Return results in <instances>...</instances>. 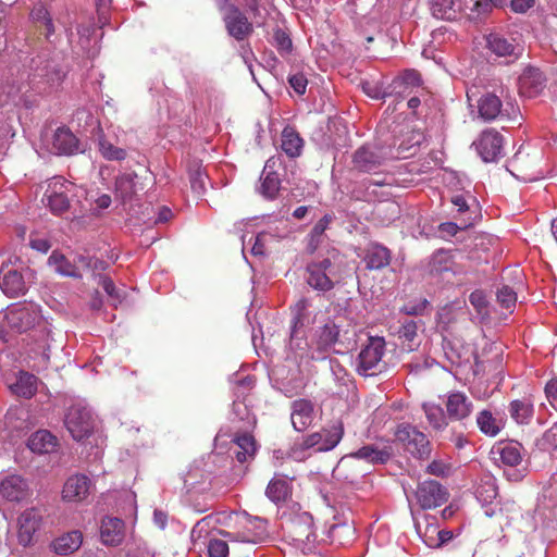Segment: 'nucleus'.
<instances>
[{"instance_id": "obj_1", "label": "nucleus", "mask_w": 557, "mask_h": 557, "mask_svg": "<svg viewBox=\"0 0 557 557\" xmlns=\"http://www.w3.org/2000/svg\"><path fill=\"white\" fill-rule=\"evenodd\" d=\"M354 343V334H350L348 330H342L341 325L329 320L314 332L311 359L323 360L326 352H343L349 349Z\"/></svg>"}, {"instance_id": "obj_2", "label": "nucleus", "mask_w": 557, "mask_h": 557, "mask_svg": "<svg viewBox=\"0 0 557 557\" xmlns=\"http://www.w3.org/2000/svg\"><path fill=\"white\" fill-rule=\"evenodd\" d=\"M343 258L338 250L327 251L322 259L311 261L307 265V283L314 289L326 292L342 277Z\"/></svg>"}, {"instance_id": "obj_3", "label": "nucleus", "mask_w": 557, "mask_h": 557, "mask_svg": "<svg viewBox=\"0 0 557 557\" xmlns=\"http://www.w3.org/2000/svg\"><path fill=\"white\" fill-rule=\"evenodd\" d=\"M344 435V426L341 421L334 422L329 429L322 432H317L308 435L298 445H295L292 449L290 456L294 459H302L304 455L298 454L300 450L314 449L315 451H327L333 449L342 440Z\"/></svg>"}, {"instance_id": "obj_4", "label": "nucleus", "mask_w": 557, "mask_h": 557, "mask_svg": "<svg viewBox=\"0 0 557 557\" xmlns=\"http://www.w3.org/2000/svg\"><path fill=\"white\" fill-rule=\"evenodd\" d=\"M309 302L307 299H300L297 301L293 309V320L290 330L289 348L294 351L295 357L299 359L310 358L312 354V345L309 347L305 339V333L301 330L306 322H308L307 309Z\"/></svg>"}, {"instance_id": "obj_5", "label": "nucleus", "mask_w": 557, "mask_h": 557, "mask_svg": "<svg viewBox=\"0 0 557 557\" xmlns=\"http://www.w3.org/2000/svg\"><path fill=\"white\" fill-rule=\"evenodd\" d=\"M385 351L383 337H370L368 344L361 349L357 358L356 369L363 376H372L384 369L382 361Z\"/></svg>"}, {"instance_id": "obj_6", "label": "nucleus", "mask_w": 557, "mask_h": 557, "mask_svg": "<svg viewBox=\"0 0 557 557\" xmlns=\"http://www.w3.org/2000/svg\"><path fill=\"white\" fill-rule=\"evenodd\" d=\"M64 423L75 441L88 437L95 428L92 412L83 401H77L69 408Z\"/></svg>"}, {"instance_id": "obj_7", "label": "nucleus", "mask_w": 557, "mask_h": 557, "mask_svg": "<svg viewBox=\"0 0 557 557\" xmlns=\"http://www.w3.org/2000/svg\"><path fill=\"white\" fill-rule=\"evenodd\" d=\"M396 438L403 443L405 449L414 458L426 459L432 448L428 436L410 424L398 425Z\"/></svg>"}, {"instance_id": "obj_8", "label": "nucleus", "mask_w": 557, "mask_h": 557, "mask_svg": "<svg viewBox=\"0 0 557 557\" xmlns=\"http://www.w3.org/2000/svg\"><path fill=\"white\" fill-rule=\"evenodd\" d=\"M289 536L297 547L311 550L317 541L313 530V518L309 512L297 513L289 524Z\"/></svg>"}, {"instance_id": "obj_9", "label": "nucleus", "mask_w": 557, "mask_h": 557, "mask_svg": "<svg viewBox=\"0 0 557 557\" xmlns=\"http://www.w3.org/2000/svg\"><path fill=\"white\" fill-rule=\"evenodd\" d=\"M220 10L223 15L225 28L231 37L237 41H243L252 34V23L248 21L246 15L237 7L234 4H224Z\"/></svg>"}, {"instance_id": "obj_10", "label": "nucleus", "mask_w": 557, "mask_h": 557, "mask_svg": "<svg viewBox=\"0 0 557 557\" xmlns=\"http://www.w3.org/2000/svg\"><path fill=\"white\" fill-rule=\"evenodd\" d=\"M74 184L62 176L53 177L45 193L47 206L54 214H62L70 207L69 194L72 193Z\"/></svg>"}, {"instance_id": "obj_11", "label": "nucleus", "mask_w": 557, "mask_h": 557, "mask_svg": "<svg viewBox=\"0 0 557 557\" xmlns=\"http://www.w3.org/2000/svg\"><path fill=\"white\" fill-rule=\"evenodd\" d=\"M448 496L447 488L435 480L420 482L414 491L417 504L424 510L442 506L447 502Z\"/></svg>"}, {"instance_id": "obj_12", "label": "nucleus", "mask_w": 557, "mask_h": 557, "mask_svg": "<svg viewBox=\"0 0 557 557\" xmlns=\"http://www.w3.org/2000/svg\"><path fill=\"white\" fill-rule=\"evenodd\" d=\"M30 275L29 270L21 272L10 265H2L0 270V288L9 297L22 296L28 288Z\"/></svg>"}, {"instance_id": "obj_13", "label": "nucleus", "mask_w": 557, "mask_h": 557, "mask_svg": "<svg viewBox=\"0 0 557 557\" xmlns=\"http://www.w3.org/2000/svg\"><path fill=\"white\" fill-rule=\"evenodd\" d=\"M5 317L10 326L18 332H25L34 327L41 319L37 306L32 304L10 308Z\"/></svg>"}, {"instance_id": "obj_14", "label": "nucleus", "mask_w": 557, "mask_h": 557, "mask_svg": "<svg viewBox=\"0 0 557 557\" xmlns=\"http://www.w3.org/2000/svg\"><path fill=\"white\" fill-rule=\"evenodd\" d=\"M474 145L485 162L496 161L503 154V137L495 131L483 132Z\"/></svg>"}, {"instance_id": "obj_15", "label": "nucleus", "mask_w": 557, "mask_h": 557, "mask_svg": "<svg viewBox=\"0 0 557 557\" xmlns=\"http://www.w3.org/2000/svg\"><path fill=\"white\" fill-rule=\"evenodd\" d=\"M445 407L447 417L454 421H463L468 419L473 411L472 401L460 391L447 394Z\"/></svg>"}, {"instance_id": "obj_16", "label": "nucleus", "mask_w": 557, "mask_h": 557, "mask_svg": "<svg viewBox=\"0 0 557 557\" xmlns=\"http://www.w3.org/2000/svg\"><path fill=\"white\" fill-rule=\"evenodd\" d=\"M268 535L267 521L259 517H247L242 531L230 534V536L243 543H260Z\"/></svg>"}, {"instance_id": "obj_17", "label": "nucleus", "mask_w": 557, "mask_h": 557, "mask_svg": "<svg viewBox=\"0 0 557 557\" xmlns=\"http://www.w3.org/2000/svg\"><path fill=\"white\" fill-rule=\"evenodd\" d=\"M281 163V157L274 156L267 160L263 168L260 193L268 199H274L278 194L281 181L274 169Z\"/></svg>"}, {"instance_id": "obj_18", "label": "nucleus", "mask_w": 557, "mask_h": 557, "mask_svg": "<svg viewBox=\"0 0 557 557\" xmlns=\"http://www.w3.org/2000/svg\"><path fill=\"white\" fill-rule=\"evenodd\" d=\"M125 537V523L116 517H106L100 524V540L106 546H117Z\"/></svg>"}, {"instance_id": "obj_19", "label": "nucleus", "mask_w": 557, "mask_h": 557, "mask_svg": "<svg viewBox=\"0 0 557 557\" xmlns=\"http://www.w3.org/2000/svg\"><path fill=\"white\" fill-rule=\"evenodd\" d=\"M29 486L22 476L12 474L0 482V495L8 502H21L28 495Z\"/></svg>"}, {"instance_id": "obj_20", "label": "nucleus", "mask_w": 557, "mask_h": 557, "mask_svg": "<svg viewBox=\"0 0 557 557\" xmlns=\"http://www.w3.org/2000/svg\"><path fill=\"white\" fill-rule=\"evenodd\" d=\"M91 482L84 474L70 476L64 483L62 496L67 502H82L90 493Z\"/></svg>"}, {"instance_id": "obj_21", "label": "nucleus", "mask_w": 557, "mask_h": 557, "mask_svg": "<svg viewBox=\"0 0 557 557\" xmlns=\"http://www.w3.org/2000/svg\"><path fill=\"white\" fill-rule=\"evenodd\" d=\"M292 424L298 432L308 429L314 419V406L308 399H296L292 403Z\"/></svg>"}, {"instance_id": "obj_22", "label": "nucleus", "mask_w": 557, "mask_h": 557, "mask_svg": "<svg viewBox=\"0 0 557 557\" xmlns=\"http://www.w3.org/2000/svg\"><path fill=\"white\" fill-rule=\"evenodd\" d=\"M18 542L27 546L32 543L33 536L39 528L40 516L36 509H27L18 517Z\"/></svg>"}, {"instance_id": "obj_23", "label": "nucleus", "mask_w": 557, "mask_h": 557, "mask_svg": "<svg viewBox=\"0 0 557 557\" xmlns=\"http://www.w3.org/2000/svg\"><path fill=\"white\" fill-rule=\"evenodd\" d=\"M349 457L360 459L372 465H382L391 459L392 451L387 446L379 447L377 445H364L351 453Z\"/></svg>"}, {"instance_id": "obj_24", "label": "nucleus", "mask_w": 557, "mask_h": 557, "mask_svg": "<svg viewBox=\"0 0 557 557\" xmlns=\"http://www.w3.org/2000/svg\"><path fill=\"white\" fill-rule=\"evenodd\" d=\"M545 86V78L537 69L525 70L519 78V90L527 97L539 95Z\"/></svg>"}, {"instance_id": "obj_25", "label": "nucleus", "mask_w": 557, "mask_h": 557, "mask_svg": "<svg viewBox=\"0 0 557 557\" xmlns=\"http://www.w3.org/2000/svg\"><path fill=\"white\" fill-rule=\"evenodd\" d=\"M52 149L58 154H74L79 151L78 139L65 127H59L53 135Z\"/></svg>"}, {"instance_id": "obj_26", "label": "nucleus", "mask_w": 557, "mask_h": 557, "mask_svg": "<svg viewBox=\"0 0 557 557\" xmlns=\"http://www.w3.org/2000/svg\"><path fill=\"white\" fill-rule=\"evenodd\" d=\"M381 163L382 158L367 146L357 149L352 156L354 169L359 172H373Z\"/></svg>"}, {"instance_id": "obj_27", "label": "nucleus", "mask_w": 557, "mask_h": 557, "mask_svg": "<svg viewBox=\"0 0 557 557\" xmlns=\"http://www.w3.org/2000/svg\"><path fill=\"white\" fill-rule=\"evenodd\" d=\"M431 11L436 18L454 21L463 13L460 0H431Z\"/></svg>"}, {"instance_id": "obj_28", "label": "nucleus", "mask_w": 557, "mask_h": 557, "mask_svg": "<svg viewBox=\"0 0 557 557\" xmlns=\"http://www.w3.org/2000/svg\"><path fill=\"white\" fill-rule=\"evenodd\" d=\"M363 260L367 269L381 270L389 264L391 251L380 244H371L366 249Z\"/></svg>"}, {"instance_id": "obj_29", "label": "nucleus", "mask_w": 557, "mask_h": 557, "mask_svg": "<svg viewBox=\"0 0 557 557\" xmlns=\"http://www.w3.org/2000/svg\"><path fill=\"white\" fill-rule=\"evenodd\" d=\"M487 48L498 57H518L521 53V48L513 45L507 38L499 34H490L486 37Z\"/></svg>"}, {"instance_id": "obj_30", "label": "nucleus", "mask_w": 557, "mask_h": 557, "mask_svg": "<svg viewBox=\"0 0 557 557\" xmlns=\"http://www.w3.org/2000/svg\"><path fill=\"white\" fill-rule=\"evenodd\" d=\"M507 5L508 0H475L471 7L463 8V14L470 21H479L494 8H505Z\"/></svg>"}, {"instance_id": "obj_31", "label": "nucleus", "mask_w": 557, "mask_h": 557, "mask_svg": "<svg viewBox=\"0 0 557 557\" xmlns=\"http://www.w3.org/2000/svg\"><path fill=\"white\" fill-rule=\"evenodd\" d=\"M58 444L57 437L47 430H39L28 438L27 446L37 454L52 453Z\"/></svg>"}, {"instance_id": "obj_32", "label": "nucleus", "mask_w": 557, "mask_h": 557, "mask_svg": "<svg viewBox=\"0 0 557 557\" xmlns=\"http://www.w3.org/2000/svg\"><path fill=\"white\" fill-rule=\"evenodd\" d=\"M354 534V528L346 521L335 522L330 525L325 534L326 537L322 541L330 544L346 545L352 541Z\"/></svg>"}, {"instance_id": "obj_33", "label": "nucleus", "mask_w": 557, "mask_h": 557, "mask_svg": "<svg viewBox=\"0 0 557 557\" xmlns=\"http://www.w3.org/2000/svg\"><path fill=\"white\" fill-rule=\"evenodd\" d=\"M522 447L519 443L510 442L500 444L492 450L494 456H498L503 465L513 468L522 460Z\"/></svg>"}, {"instance_id": "obj_34", "label": "nucleus", "mask_w": 557, "mask_h": 557, "mask_svg": "<svg viewBox=\"0 0 557 557\" xmlns=\"http://www.w3.org/2000/svg\"><path fill=\"white\" fill-rule=\"evenodd\" d=\"M429 270L433 274H442L448 271L454 273L461 272V270L456 268L454 256L450 253V251L443 249L437 250L432 255L429 261Z\"/></svg>"}, {"instance_id": "obj_35", "label": "nucleus", "mask_w": 557, "mask_h": 557, "mask_svg": "<svg viewBox=\"0 0 557 557\" xmlns=\"http://www.w3.org/2000/svg\"><path fill=\"white\" fill-rule=\"evenodd\" d=\"M292 494V486L290 483L287 481V479L275 475L268 484L265 490L267 497L275 503L280 504L290 496Z\"/></svg>"}, {"instance_id": "obj_36", "label": "nucleus", "mask_w": 557, "mask_h": 557, "mask_svg": "<svg viewBox=\"0 0 557 557\" xmlns=\"http://www.w3.org/2000/svg\"><path fill=\"white\" fill-rule=\"evenodd\" d=\"M38 380L34 374L21 372L10 388L13 394L23 398H30L37 392Z\"/></svg>"}, {"instance_id": "obj_37", "label": "nucleus", "mask_w": 557, "mask_h": 557, "mask_svg": "<svg viewBox=\"0 0 557 557\" xmlns=\"http://www.w3.org/2000/svg\"><path fill=\"white\" fill-rule=\"evenodd\" d=\"M83 543L81 531H71L53 541V549L60 555L72 554L77 550Z\"/></svg>"}, {"instance_id": "obj_38", "label": "nucleus", "mask_w": 557, "mask_h": 557, "mask_svg": "<svg viewBox=\"0 0 557 557\" xmlns=\"http://www.w3.org/2000/svg\"><path fill=\"white\" fill-rule=\"evenodd\" d=\"M137 174L124 173L115 178V195L122 200L126 201L133 198L137 191L136 180Z\"/></svg>"}, {"instance_id": "obj_39", "label": "nucleus", "mask_w": 557, "mask_h": 557, "mask_svg": "<svg viewBox=\"0 0 557 557\" xmlns=\"http://www.w3.org/2000/svg\"><path fill=\"white\" fill-rule=\"evenodd\" d=\"M304 141L293 127H285L282 132V150L290 158L300 156Z\"/></svg>"}, {"instance_id": "obj_40", "label": "nucleus", "mask_w": 557, "mask_h": 557, "mask_svg": "<svg viewBox=\"0 0 557 557\" xmlns=\"http://www.w3.org/2000/svg\"><path fill=\"white\" fill-rule=\"evenodd\" d=\"M234 443L236 445L235 455L238 462L244 463L248 459L253 458L257 446L255 438L250 434L244 433L236 435Z\"/></svg>"}, {"instance_id": "obj_41", "label": "nucleus", "mask_w": 557, "mask_h": 557, "mask_svg": "<svg viewBox=\"0 0 557 557\" xmlns=\"http://www.w3.org/2000/svg\"><path fill=\"white\" fill-rule=\"evenodd\" d=\"M48 264L61 275L81 277L79 268L69 261L62 253L58 251H53L50 255L48 258Z\"/></svg>"}, {"instance_id": "obj_42", "label": "nucleus", "mask_w": 557, "mask_h": 557, "mask_svg": "<svg viewBox=\"0 0 557 557\" xmlns=\"http://www.w3.org/2000/svg\"><path fill=\"white\" fill-rule=\"evenodd\" d=\"M510 417L519 424H528L533 416V404L530 399H516L509 405Z\"/></svg>"}, {"instance_id": "obj_43", "label": "nucleus", "mask_w": 557, "mask_h": 557, "mask_svg": "<svg viewBox=\"0 0 557 557\" xmlns=\"http://www.w3.org/2000/svg\"><path fill=\"white\" fill-rule=\"evenodd\" d=\"M502 110V101L493 94H486L479 100V113L484 121H493Z\"/></svg>"}, {"instance_id": "obj_44", "label": "nucleus", "mask_w": 557, "mask_h": 557, "mask_svg": "<svg viewBox=\"0 0 557 557\" xmlns=\"http://www.w3.org/2000/svg\"><path fill=\"white\" fill-rule=\"evenodd\" d=\"M498 494L496 479L491 474H484L475 490V496L482 504H491Z\"/></svg>"}, {"instance_id": "obj_45", "label": "nucleus", "mask_w": 557, "mask_h": 557, "mask_svg": "<svg viewBox=\"0 0 557 557\" xmlns=\"http://www.w3.org/2000/svg\"><path fill=\"white\" fill-rule=\"evenodd\" d=\"M423 411L430 425L435 430H444L448 425L447 413L440 405L423 404Z\"/></svg>"}, {"instance_id": "obj_46", "label": "nucleus", "mask_w": 557, "mask_h": 557, "mask_svg": "<svg viewBox=\"0 0 557 557\" xmlns=\"http://www.w3.org/2000/svg\"><path fill=\"white\" fill-rule=\"evenodd\" d=\"M476 424L482 433L492 437L496 436L502 430L500 421H498L487 409L478 413Z\"/></svg>"}, {"instance_id": "obj_47", "label": "nucleus", "mask_w": 557, "mask_h": 557, "mask_svg": "<svg viewBox=\"0 0 557 557\" xmlns=\"http://www.w3.org/2000/svg\"><path fill=\"white\" fill-rule=\"evenodd\" d=\"M98 148L101 156L107 160L122 161L126 158V150L115 147L103 137L98 140Z\"/></svg>"}, {"instance_id": "obj_48", "label": "nucleus", "mask_w": 557, "mask_h": 557, "mask_svg": "<svg viewBox=\"0 0 557 557\" xmlns=\"http://www.w3.org/2000/svg\"><path fill=\"white\" fill-rule=\"evenodd\" d=\"M34 21L42 23L45 27V36L47 39L54 34V25L48 10L42 5H35L30 12Z\"/></svg>"}, {"instance_id": "obj_49", "label": "nucleus", "mask_w": 557, "mask_h": 557, "mask_svg": "<svg viewBox=\"0 0 557 557\" xmlns=\"http://www.w3.org/2000/svg\"><path fill=\"white\" fill-rule=\"evenodd\" d=\"M272 45L282 57L290 53L293 44L289 35L282 28H275L273 32Z\"/></svg>"}, {"instance_id": "obj_50", "label": "nucleus", "mask_w": 557, "mask_h": 557, "mask_svg": "<svg viewBox=\"0 0 557 557\" xmlns=\"http://www.w3.org/2000/svg\"><path fill=\"white\" fill-rule=\"evenodd\" d=\"M417 323L413 320H407L399 329V338L408 342L407 349L414 350L418 344L414 342L418 333Z\"/></svg>"}, {"instance_id": "obj_51", "label": "nucleus", "mask_w": 557, "mask_h": 557, "mask_svg": "<svg viewBox=\"0 0 557 557\" xmlns=\"http://www.w3.org/2000/svg\"><path fill=\"white\" fill-rule=\"evenodd\" d=\"M331 222V218L325 215L323 216L312 228L311 233H310V240H309V245H308V249L310 250V252H313L320 240H321V237L324 233V231L326 230V227L329 226Z\"/></svg>"}, {"instance_id": "obj_52", "label": "nucleus", "mask_w": 557, "mask_h": 557, "mask_svg": "<svg viewBox=\"0 0 557 557\" xmlns=\"http://www.w3.org/2000/svg\"><path fill=\"white\" fill-rule=\"evenodd\" d=\"M411 92L407 88L405 84H400L399 86L396 85V78L392 81V83L384 89L383 94H375L373 97L375 99H384L386 97L391 96H397L399 98H404L406 96H409Z\"/></svg>"}, {"instance_id": "obj_53", "label": "nucleus", "mask_w": 557, "mask_h": 557, "mask_svg": "<svg viewBox=\"0 0 557 557\" xmlns=\"http://www.w3.org/2000/svg\"><path fill=\"white\" fill-rule=\"evenodd\" d=\"M497 301L502 307L511 309L516 306L517 294L511 287L504 285L497 290Z\"/></svg>"}, {"instance_id": "obj_54", "label": "nucleus", "mask_w": 557, "mask_h": 557, "mask_svg": "<svg viewBox=\"0 0 557 557\" xmlns=\"http://www.w3.org/2000/svg\"><path fill=\"white\" fill-rule=\"evenodd\" d=\"M400 84H405L411 92L414 87L421 84L420 74L414 70H407L396 77V85L399 86Z\"/></svg>"}, {"instance_id": "obj_55", "label": "nucleus", "mask_w": 557, "mask_h": 557, "mask_svg": "<svg viewBox=\"0 0 557 557\" xmlns=\"http://www.w3.org/2000/svg\"><path fill=\"white\" fill-rule=\"evenodd\" d=\"M471 224H472V222L470 221V218H468L467 220H465L461 223L460 226L454 222H445V223L440 224L438 230H440L441 236L451 237V236H455L459 230L466 228V227L470 226Z\"/></svg>"}, {"instance_id": "obj_56", "label": "nucleus", "mask_w": 557, "mask_h": 557, "mask_svg": "<svg viewBox=\"0 0 557 557\" xmlns=\"http://www.w3.org/2000/svg\"><path fill=\"white\" fill-rule=\"evenodd\" d=\"M208 553L210 557H227L228 545L223 540H210L208 544Z\"/></svg>"}, {"instance_id": "obj_57", "label": "nucleus", "mask_w": 557, "mask_h": 557, "mask_svg": "<svg viewBox=\"0 0 557 557\" xmlns=\"http://www.w3.org/2000/svg\"><path fill=\"white\" fill-rule=\"evenodd\" d=\"M102 288L104 292L114 300L117 302H121L124 298L125 294L124 292L116 288L113 281L110 277H102L100 282Z\"/></svg>"}, {"instance_id": "obj_58", "label": "nucleus", "mask_w": 557, "mask_h": 557, "mask_svg": "<svg viewBox=\"0 0 557 557\" xmlns=\"http://www.w3.org/2000/svg\"><path fill=\"white\" fill-rule=\"evenodd\" d=\"M329 364L335 381L345 385L348 381L346 369L336 359H330Z\"/></svg>"}, {"instance_id": "obj_59", "label": "nucleus", "mask_w": 557, "mask_h": 557, "mask_svg": "<svg viewBox=\"0 0 557 557\" xmlns=\"http://www.w3.org/2000/svg\"><path fill=\"white\" fill-rule=\"evenodd\" d=\"M191 189L200 195L206 189V176L199 171L191 172L189 175Z\"/></svg>"}, {"instance_id": "obj_60", "label": "nucleus", "mask_w": 557, "mask_h": 557, "mask_svg": "<svg viewBox=\"0 0 557 557\" xmlns=\"http://www.w3.org/2000/svg\"><path fill=\"white\" fill-rule=\"evenodd\" d=\"M290 87L298 94L304 95L306 92L308 81L301 73L290 75L288 78Z\"/></svg>"}, {"instance_id": "obj_61", "label": "nucleus", "mask_w": 557, "mask_h": 557, "mask_svg": "<svg viewBox=\"0 0 557 557\" xmlns=\"http://www.w3.org/2000/svg\"><path fill=\"white\" fill-rule=\"evenodd\" d=\"M449 465L443 460H433L426 468L428 473L436 476H445L449 473Z\"/></svg>"}, {"instance_id": "obj_62", "label": "nucleus", "mask_w": 557, "mask_h": 557, "mask_svg": "<svg viewBox=\"0 0 557 557\" xmlns=\"http://www.w3.org/2000/svg\"><path fill=\"white\" fill-rule=\"evenodd\" d=\"M535 3L536 0H508L511 11L519 14L527 13Z\"/></svg>"}, {"instance_id": "obj_63", "label": "nucleus", "mask_w": 557, "mask_h": 557, "mask_svg": "<svg viewBox=\"0 0 557 557\" xmlns=\"http://www.w3.org/2000/svg\"><path fill=\"white\" fill-rule=\"evenodd\" d=\"M270 237V234L267 232L259 233L255 238V244L251 248V252L255 256H262L265 253V243Z\"/></svg>"}, {"instance_id": "obj_64", "label": "nucleus", "mask_w": 557, "mask_h": 557, "mask_svg": "<svg viewBox=\"0 0 557 557\" xmlns=\"http://www.w3.org/2000/svg\"><path fill=\"white\" fill-rule=\"evenodd\" d=\"M44 71H45V74L38 73L37 75L40 77L45 76L47 78V82L50 83L51 85L59 84L64 77V73L60 70H55V69L50 70L48 66H46L45 69L41 70V72H44Z\"/></svg>"}]
</instances>
